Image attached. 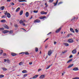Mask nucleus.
I'll return each mask as SVG.
<instances>
[{
  "label": "nucleus",
  "mask_w": 79,
  "mask_h": 79,
  "mask_svg": "<svg viewBox=\"0 0 79 79\" xmlns=\"http://www.w3.org/2000/svg\"><path fill=\"white\" fill-rule=\"evenodd\" d=\"M25 21H26V20H24L23 21L20 20L19 21V23L20 24H21V25H22V26H24L25 25H26V24H25L24 22H25Z\"/></svg>",
  "instance_id": "obj_1"
},
{
  "label": "nucleus",
  "mask_w": 79,
  "mask_h": 79,
  "mask_svg": "<svg viewBox=\"0 0 79 79\" xmlns=\"http://www.w3.org/2000/svg\"><path fill=\"white\" fill-rule=\"evenodd\" d=\"M40 22V20L39 19H36L35 20L33 23H39Z\"/></svg>",
  "instance_id": "obj_2"
},
{
  "label": "nucleus",
  "mask_w": 79,
  "mask_h": 79,
  "mask_svg": "<svg viewBox=\"0 0 79 79\" xmlns=\"http://www.w3.org/2000/svg\"><path fill=\"white\" fill-rule=\"evenodd\" d=\"M68 42L69 43H73V39H69L68 40Z\"/></svg>",
  "instance_id": "obj_3"
},
{
  "label": "nucleus",
  "mask_w": 79,
  "mask_h": 79,
  "mask_svg": "<svg viewBox=\"0 0 79 79\" xmlns=\"http://www.w3.org/2000/svg\"><path fill=\"white\" fill-rule=\"evenodd\" d=\"M40 13L41 15H46L47 14V12H45L44 11H41Z\"/></svg>",
  "instance_id": "obj_4"
},
{
  "label": "nucleus",
  "mask_w": 79,
  "mask_h": 79,
  "mask_svg": "<svg viewBox=\"0 0 79 79\" xmlns=\"http://www.w3.org/2000/svg\"><path fill=\"white\" fill-rule=\"evenodd\" d=\"M3 34H6V33H8V32H9V31L5 30L3 31L2 32Z\"/></svg>",
  "instance_id": "obj_5"
},
{
  "label": "nucleus",
  "mask_w": 79,
  "mask_h": 79,
  "mask_svg": "<svg viewBox=\"0 0 79 79\" xmlns=\"http://www.w3.org/2000/svg\"><path fill=\"white\" fill-rule=\"evenodd\" d=\"M46 17L45 16H41L40 18V19H45Z\"/></svg>",
  "instance_id": "obj_6"
},
{
  "label": "nucleus",
  "mask_w": 79,
  "mask_h": 79,
  "mask_svg": "<svg viewBox=\"0 0 79 79\" xmlns=\"http://www.w3.org/2000/svg\"><path fill=\"white\" fill-rule=\"evenodd\" d=\"M7 16L8 18H11V14L9 13H8L7 14Z\"/></svg>",
  "instance_id": "obj_7"
},
{
  "label": "nucleus",
  "mask_w": 79,
  "mask_h": 79,
  "mask_svg": "<svg viewBox=\"0 0 79 79\" xmlns=\"http://www.w3.org/2000/svg\"><path fill=\"white\" fill-rule=\"evenodd\" d=\"M40 79H43V78H45V75H42L40 77Z\"/></svg>",
  "instance_id": "obj_8"
},
{
  "label": "nucleus",
  "mask_w": 79,
  "mask_h": 79,
  "mask_svg": "<svg viewBox=\"0 0 79 79\" xmlns=\"http://www.w3.org/2000/svg\"><path fill=\"white\" fill-rule=\"evenodd\" d=\"M61 28H60L56 31V33H58L59 32H60V31H61Z\"/></svg>",
  "instance_id": "obj_9"
},
{
  "label": "nucleus",
  "mask_w": 79,
  "mask_h": 79,
  "mask_svg": "<svg viewBox=\"0 0 79 79\" xmlns=\"http://www.w3.org/2000/svg\"><path fill=\"white\" fill-rule=\"evenodd\" d=\"M77 52L76 49H75L72 51V52L73 54H75Z\"/></svg>",
  "instance_id": "obj_10"
},
{
  "label": "nucleus",
  "mask_w": 79,
  "mask_h": 79,
  "mask_svg": "<svg viewBox=\"0 0 79 79\" xmlns=\"http://www.w3.org/2000/svg\"><path fill=\"white\" fill-rule=\"evenodd\" d=\"M63 45H65V46H66V47H68L69 46V44L67 43H64L63 44Z\"/></svg>",
  "instance_id": "obj_11"
},
{
  "label": "nucleus",
  "mask_w": 79,
  "mask_h": 79,
  "mask_svg": "<svg viewBox=\"0 0 79 79\" xmlns=\"http://www.w3.org/2000/svg\"><path fill=\"white\" fill-rule=\"evenodd\" d=\"M79 70V69L78 68L75 67L73 69V71H78Z\"/></svg>",
  "instance_id": "obj_12"
},
{
  "label": "nucleus",
  "mask_w": 79,
  "mask_h": 79,
  "mask_svg": "<svg viewBox=\"0 0 79 79\" xmlns=\"http://www.w3.org/2000/svg\"><path fill=\"white\" fill-rule=\"evenodd\" d=\"M11 55L13 56H16L17 55V54L16 53H12L11 54Z\"/></svg>",
  "instance_id": "obj_13"
},
{
  "label": "nucleus",
  "mask_w": 79,
  "mask_h": 79,
  "mask_svg": "<svg viewBox=\"0 0 79 79\" xmlns=\"http://www.w3.org/2000/svg\"><path fill=\"white\" fill-rule=\"evenodd\" d=\"M70 30L72 32H73V33H74V32H75L74 31V29L72 28H71Z\"/></svg>",
  "instance_id": "obj_14"
},
{
  "label": "nucleus",
  "mask_w": 79,
  "mask_h": 79,
  "mask_svg": "<svg viewBox=\"0 0 79 79\" xmlns=\"http://www.w3.org/2000/svg\"><path fill=\"white\" fill-rule=\"evenodd\" d=\"M1 23H5L6 22V20L5 19H3L0 21Z\"/></svg>",
  "instance_id": "obj_15"
},
{
  "label": "nucleus",
  "mask_w": 79,
  "mask_h": 79,
  "mask_svg": "<svg viewBox=\"0 0 79 79\" xmlns=\"http://www.w3.org/2000/svg\"><path fill=\"white\" fill-rule=\"evenodd\" d=\"M53 52V50H50V55H51V54H52Z\"/></svg>",
  "instance_id": "obj_16"
},
{
  "label": "nucleus",
  "mask_w": 79,
  "mask_h": 79,
  "mask_svg": "<svg viewBox=\"0 0 79 79\" xmlns=\"http://www.w3.org/2000/svg\"><path fill=\"white\" fill-rule=\"evenodd\" d=\"M25 15L26 16V17L27 18L28 16H29V12H27L26 14H25Z\"/></svg>",
  "instance_id": "obj_17"
},
{
  "label": "nucleus",
  "mask_w": 79,
  "mask_h": 79,
  "mask_svg": "<svg viewBox=\"0 0 79 79\" xmlns=\"http://www.w3.org/2000/svg\"><path fill=\"white\" fill-rule=\"evenodd\" d=\"M23 10H22L21 11H20L19 13V15L20 16H21V15H23Z\"/></svg>",
  "instance_id": "obj_18"
},
{
  "label": "nucleus",
  "mask_w": 79,
  "mask_h": 79,
  "mask_svg": "<svg viewBox=\"0 0 79 79\" xmlns=\"http://www.w3.org/2000/svg\"><path fill=\"white\" fill-rule=\"evenodd\" d=\"M72 66H73V64L69 65L67 67V68H71Z\"/></svg>",
  "instance_id": "obj_19"
},
{
  "label": "nucleus",
  "mask_w": 79,
  "mask_h": 79,
  "mask_svg": "<svg viewBox=\"0 0 79 79\" xmlns=\"http://www.w3.org/2000/svg\"><path fill=\"white\" fill-rule=\"evenodd\" d=\"M0 9L1 10H3L5 9V7L4 6H2L0 7Z\"/></svg>",
  "instance_id": "obj_20"
},
{
  "label": "nucleus",
  "mask_w": 79,
  "mask_h": 79,
  "mask_svg": "<svg viewBox=\"0 0 79 79\" xmlns=\"http://www.w3.org/2000/svg\"><path fill=\"white\" fill-rule=\"evenodd\" d=\"M37 77H38V75H36L33 77V79H35V78H37Z\"/></svg>",
  "instance_id": "obj_21"
},
{
  "label": "nucleus",
  "mask_w": 79,
  "mask_h": 79,
  "mask_svg": "<svg viewBox=\"0 0 79 79\" xmlns=\"http://www.w3.org/2000/svg\"><path fill=\"white\" fill-rule=\"evenodd\" d=\"M22 73H27V71H26V70H23L22 71Z\"/></svg>",
  "instance_id": "obj_22"
},
{
  "label": "nucleus",
  "mask_w": 79,
  "mask_h": 79,
  "mask_svg": "<svg viewBox=\"0 0 79 79\" xmlns=\"http://www.w3.org/2000/svg\"><path fill=\"white\" fill-rule=\"evenodd\" d=\"M4 27L6 28V29H9V27L7 25H6L4 26Z\"/></svg>",
  "instance_id": "obj_23"
},
{
  "label": "nucleus",
  "mask_w": 79,
  "mask_h": 79,
  "mask_svg": "<svg viewBox=\"0 0 79 79\" xmlns=\"http://www.w3.org/2000/svg\"><path fill=\"white\" fill-rule=\"evenodd\" d=\"M20 10V8L18 7L16 10V12H18V11H19V10Z\"/></svg>",
  "instance_id": "obj_24"
},
{
  "label": "nucleus",
  "mask_w": 79,
  "mask_h": 79,
  "mask_svg": "<svg viewBox=\"0 0 79 79\" xmlns=\"http://www.w3.org/2000/svg\"><path fill=\"white\" fill-rule=\"evenodd\" d=\"M10 34H13V30H10V31L9 32Z\"/></svg>",
  "instance_id": "obj_25"
},
{
  "label": "nucleus",
  "mask_w": 79,
  "mask_h": 79,
  "mask_svg": "<svg viewBox=\"0 0 79 79\" xmlns=\"http://www.w3.org/2000/svg\"><path fill=\"white\" fill-rule=\"evenodd\" d=\"M18 1L20 2H27V1L24 0H19Z\"/></svg>",
  "instance_id": "obj_26"
},
{
  "label": "nucleus",
  "mask_w": 79,
  "mask_h": 79,
  "mask_svg": "<svg viewBox=\"0 0 79 79\" xmlns=\"http://www.w3.org/2000/svg\"><path fill=\"white\" fill-rule=\"evenodd\" d=\"M38 51H39V49H38V48H35V51L36 52H38Z\"/></svg>",
  "instance_id": "obj_27"
},
{
  "label": "nucleus",
  "mask_w": 79,
  "mask_h": 79,
  "mask_svg": "<svg viewBox=\"0 0 79 79\" xmlns=\"http://www.w3.org/2000/svg\"><path fill=\"white\" fill-rule=\"evenodd\" d=\"M73 61V59H70L69 60L67 63H70L71 61Z\"/></svg>",
  "instance_id": "obj_28"
},
{
  "label": "nucleus",
  "mask_w": 79,
  "mask_h": 79,
  "mask_svg": "<svg viewBox=\"0 0 79 79\" xmlns=\"http://www.w3.org/2000/svg\"><path fill=\"white\" fill-rule=\"evenodd\" d=\"M58 0H57L56 3H54V6H56L57 3H58Z\"/></svg>",
  "instance_id": "obj_29"
},
{
  "label": "nucleus",
  "mask_w": 79,
  "mask_h": 79,
  "mask_svg": "<svg viewBox=\"0 0 79 79\" xmlns=\"http://www.w3.org/2000/svg\"><path fill=\"white\" fill-rule=\"evenodd\" d=\"M2 69L3 71H6L7 70V69L5 68H3Z\"/></svg>",
  "instance_id": "obj_30"
},
{
  "label": "nucleus",
  "mask_w": 79,
  "mask_h": 79,
  "mask_svg": "<svg viewBox=\"0 0 79 79\" xmlns=\"http://www.w3.org/2000/svg\"><path fill=\"white\" fill-rule=\"evenodd\" d=\"M3 50H1V52H0V55H2L3 53Z\"/></svg>",
  "instance_id": "obj_31"
},
{
  "label": "nucleus",
  "mask_w": 79,
  "mask_h": 79,
  "mask_svg": "<svg viewBox=\"0 0 79 79\" xmlns=\"http://www.w3.org/2000/svg\"><path fill=\"white\" fill-rule=\"evenodd\" d=\"M2 77H4V75H0V78H2Z\"/></svg>",
  "instance_id": "obj_32"
},
{
  "label": "nucleus",
  "mask_w": 79,
  "mask_h": 79,
  "mask_svg": "<svg viewBox=\"0 0 79 79\" xmlns=\"http://www.w3.org/2000/svg\"><path fill=\"white\" fill-rule=\"evenodd\" d=\"M22 64H23V63L22 62H21L19 63V65H22Z\"/></svg>",
  "instance_id": "obj_33"
},
{
  "label": "nucleus",
  "mask_w": 79,
  "mask_h": 79,
  "mask_svg": "<svg viewBox=\"0 0 79 79\" xmlns=\"http://www.w3.org/2000/svg\"><path fill=\"white\" fill-rule=\"evenodd\" d=\"M33 13H38V10H34Z\"/></svg>",
  "instance_id": "obj_34"
},
{
  "label": "nucleus",
  "mask_w": 79,
  "mask_h": 79,
  "mask_svg": "<svg viewBox=\"0 0 79 79\" xmlns=\"http://www.w3.org/2000/svg\"><path fill=\"white\" fill-rule=\"evenodd\" d=\"M26 55H29V54L28 52H26L24 53Z\"/></svg>",
  "instance_id": "obj_35"
},
{
  "label": "nucleus",
  "mask_w": 79,
  "mask_h": 79,
  "mask_svg": "<svg viewBox=\"0 0 79 79\" xmlns=\"http://www.w3.org/2000/svg\"><path fill=\"white\" fill-rule=\"evenodd\" d=\"M44 4H45V5L46 8H47V7L48 6V5H47V3H45Z\"/></svg>",
  "instance_id": "obj_36"
},
{
  "label": "nucleus",
  "mask_w": 79,
  "mask_h": 79,
  "mask_svg": "<svg viewBox=\"0 0 79 79\" xmlns=\"http://www.w3.org/2000/svg\"><path fill=\"white\" fill-rule=\"evenodd\" d=\"M7 63H10V61L9 60H7Z\"/></svg>",
  "instance_id": "obj_37"
},
{
  "label": "nucleus",
  "mask_w": 79,
  "mask_h": 79,
  "mask_svg": "<svg viewBox=\"0 0 79 79\" xmlns=\"http://www.w3.org/2000/svg\"><path fill=\"white\" fill-rule=\"evenodd\" d=\"M27 76V74H25L23 75V77H26Z\"/></svg>",
  "instance_id": "obj_38"
},
{
  "label": "nucleus",
  "mask_w": 79,
  "mask_h": 79,
  "mask_svg": "<svg viewBox=\"0 0 79 79\" xmlns=\"http://www.w3.org/2000/svg\"><path fill=\"white\" fill-rule=\"evenodd\" d=\"M75 32L76 33H78V30L77 29H75Z\"/></svg>",
  "instance_id": "obj_39"
},
{
  "label": "nucleus",
  "mask_w": 79,
  "mask_h": 79,
  "mask_svg": "<svg viewBox=\"0 0 79 79\" xmlns=\"http://www.w3.org/2000/svg\"><path fill=\"white\" fill-rule=\"evenodd\" d=\"M8 12L6 11V13H5L4 15H7V14H8Z\"/></svg>",
  "instance_id": "obj_40"
},
{
  "label": "nucleus",
  "mask_w": 79,
  "mask_h": 79,
  "mask_svg": "<svg viewBox=\"0 0 79 79\" xmlns=\"http://www.w3.org/2000/svg\"><path fill=\"white\" fill-rule=\"evenodd\" d=\"M54 0H50V3H52Z\"/></svg>",
  "instance_id": "obj_41"
},
{
  "label": "nucleus",
  "mask_w": 79,
  "mask_h": 79,
  "mask_svg": "<svg viewBox=\"0 0 79 79\" xmlns=\"http://www.w3.org/2000/svg\"><path fill=\"white\" fill-rule=\"evenodd\" d=\"M2 18H5V15H3L2 17Z\"/></svg>",
  "instance_id": "obj_42"
},
{
  "label": "nucleus",
  "mask_w": 79,
  "mask_h": 79,
  "mask_svg": "<svg viewBox=\"0 0 79 79\" xmlns=\"http://www.w3.org/2000/svg\"><path fill=\"white\" fill-rule=\"evenodd\" d=\"M62 3H63V2H60L59 3L58 5H59L60 4H61Z\"/></svg>",
  "instance_id": "obj_43"
},
{
  "label": "nucleus",
  "mask_w": 79,
  "mask_h": 79,
  "mask_svg": "<svg viewBox=\"0 0 79 79\" xmlns=\"http://www.w3.org/2000/svg\"><path fill=\"white\" fill-rule=\"evenodd\" d=\"M64 74H65V72H64L63 73H62V76H63Z\"/></svg>",
  "instance_id": "obj_44"
},
{
  "label": "nucleus",
  "mask_w": 79,
  "mask_h": 79,
  "mask_svg": "<svg viewBox=\"0 0 79 79\" xmlns=\"http://www.w3.org/2000/svg\"><path fill=\"white\" fill-rule=\"evenodd\" d=\"M4 28H3V27L1 28V31H4Z\"/></svg>",
  "instance_id": "obj_45"
},
{
  "label": "nucleus",
  "mask_w": 79,
  "mask_h": 79,
  "mask_svg": "<svg viewBox=\"0 0 79 79\" xmlns=\"http://www.w3.org/2000/svg\"><path fill=\"white\" fill-rule=\"evenodd\" d=\"M11 5H15V4L13 2H12L11 3Z\"/></svg>",
  "instance_id": "obj_46"
},
{
  "label": "nucleus",
  "mask_w": 79,
  "mask_h": 79,
  "mask_svg": "<svg viewBox=\"0 0 79 79\" xmlns=\"http://www.w3.org/2000/svg\"><path fill=\"white\" fill-rule=\"evenodd\" d=\"M48 54L49 56H50V51H48Z\"/></svg>",
  "instance_id": "obj_47"
},
{
  "label": "nucleus",
  "mask_w": 79,
  "mask_h": 79,
  "mask_svg": "<svg viewBox=\"0 0 79 79\" xmlns=\"http://www.w3.org/2000/svg\"><path fill=\"white\" fill-rule=\"evenodd\" d=\"M49 68H50V65H49L48 67L46 68V69H48Z\"/></svg>",
  "instance_id": "obj_48"
},
{
  "label": "nucleus",
  "mask_w": 79,
  "mask_h": 79,
  "mask_svg": "<svg viewBox=\"0 0 79 79\" xmlns=\"http://www.w3.org/2000/svg\"><path fill=\"white\" fill-rule=\"evenodd\" d=\"M40 71H41V69H38V72H40Z\"/></svg>",
  "instance_id": "obj_49"
},
{
  "label": "nucleus",
  "mask_w": 79,
  "mask_h": 79,
  "mask_svg": "<svg viewBox=\"0 0 79 79\" xmlns=\"http://www.w3.org/2000/svg\"><path fill=\"white\" fill-rule=\"evenodd\" d=\"M15 27H18V25L17 24H16L15 25Z\"/></svg>",
  "instance_id": "obj_50"
},
{
  "label": "nucleus",
  "mask_w": 79,
  "mask_h": 79,
  "mask_svg": "<svg viewBox=\"0 0 79 79\" xmlns=\"http://www.w3.org/2000/svg\"><path fill=\"white\" fill-rule=\"evenodd\" d=\"M47 40H48V38L47 39L44 41V42H45L46 41H47Z\"/></svg>",
  "instance_id": "obj_51"
},
{
  "label": "nucleus",
  "mask_w": 79,
  "mask_h": 79,
  "mask_svg": "<svg viewBox=\"0 0 79 79\" xmlns=\"http://www.w3.org/2000/svg\"><path fill=\"white\" fill-rule=\"evenodd\" d=\"M29 64L31 65V64H32V62H29Z\"/></svg>",
  "instance_id": "obj_52"
},
{
  "label": "nucleus",
  "mask_w": 79,
  "mask_h": 79,
  "mask_svg": "<svg viewBox=\"0 0 79 79\" xmlns=\"http://www.w3.org/2000/svg\"><path fill=\"white\" fill-rule=\"evenodd\" d=\"M72 57H73V55H70L69 56V58H72Z\"/></svg>",
  "instance_id": "obj_53"
},
{
  "label": "nucleus",
  "mask_w": 79,
  "mask_h": 79,
  "mask_svg": "<svg viewBox=\"0 0 79 79\" xmlns=\"http://www.w3.org/2000/svg\"><path fill=\"white\" fill-rule=\"evenodd\" d=\"M6 55V53H4L3 54V56H5Z\"/></svg>",
  "instance_id": "obj_54"
},
{
  "label": "nucleus",
  "mask_w": 79,
  "mask_h": 79,
  "mask_svg": "<svg viewBox=\"0 0 79 79\" xmlns=\"http://www.w3.org/2000/svg\"><path fill=\"white\" fill-rule=\"evenodd\" d=\"M4 62H6V61H7V60L6 59H4Z\"/></svg>",
  "instance_id": "obj_55"
},
{
  "label": "nucleus",
  "mask_w": 79,
  "mask_h": 79,
  "mask_svg": "<svg viewBox=\"0 0 79 79\" xmlns=\"http://www.w3.org/2000/svg\"><path fill=\"white\" fill-rule=\"evenodd\" d=\"M48 47V45H46L45 46V48H47V47Z\"/></svg>",
  "instance_id": "obj_56"
},
{
  "label": "nucleus",
  "mask_w": 79,
  "mask_h": 79,
  "mask_svg": "<svg viewBox=\"0 0 79 79\" xmlns=\"http://www.w3.org/2000/svg\"><path fill=\"white\" fill-rule=\"evenodd\" d=\"M75 18H76V17H74L73 18V19H72V20H73V19H74Z\"/></svg>",
  "instance_id": "obj_57"
},
{
  "label": "nucleus",
  "mask_w": 79,
  "mask_h": 79,
  "mask_svg": "<svg viewBox=\"0 0 79 79\" xmlns=\"http://www.w3.org/2000/svg\"><path fill=\"white\" fill-rule=\"evenodd\" d=\"M22 29H23L24 31H26V30H25V29H24V28H22Z\"/></svg>",
  "instance_id": "obj_58"
},
{
  "label": "nucleus",
  "mask_w": 79,
  "mask_h": 79,
  "mask_svg": "<svg viewBox=\"0 0 79 79\" xmlns=\"http://www.w3.org/2000/svg\"><path fill=\"white\" fill-rule=\"evenodd\" d=\"M32 16H31V18H30V19H32Z\"/></svg>",
  "instance_id": "obj_59"
},
{
  "label": "nucleus",
  "mask_w": 79,
  "mask_h": 79,
  "mask_svg": "<svg viewBox=\"0 0 79 79\" xmlns=\"http://www.w3.org/2000/svg\"><path fill=\"white\" fill-rule=\"evenodd\" d=\"M56 44V42H54V44L55 45V44Z\"/></svg>",
  "instance_id": "obj_60"
},
{
  "label": "nucleus",
  "mask_w": 79,
  "mask_h": 79,
  "mask_svg": "<svg viewBox=\"0 0 79 79\" xmlns=\"http://www.w3.org/2000/svg\"><path fill=\"white\" fill-rule=\"evenodd\" d=\"M75 78H76V79H79V77H76Z\"/></svg>",
  "instance_id": "obj_61"
},
{
  "label": "nucleus",
  "mask_w": 79,
  "mask_h": 79,
  "mask_svg": "<svg viewBox=\"0 0 79 79\" xmlns=\"http://www.w3.org/2000/svg\"><path fill=\"white\" fill-rule=\"evenodd\" d=\"M22 53H25V52H21L19 54H22Z\"/></svg>",
  "instance_id": "obj_62"
},
{
  "label": "nucleus",
  "mask_w": 79,
  "mask_h": 79,
  "mask_svg": "<svg viewBox=\"0 0 79 79\" xmlns=\"http://www.w3.org/2000/svg\"><path fill=\"white\" fill-rule=\"evenodd\" d=\"M69 37V35H68L67 36V37Z\"/></svg>",
  "instance_id": "obj_63"
},
{
  "label": "nucleus",
  "mask_w": 79,
  "mask_h": 79,
  "mask_svg": "<svg viewBox=\"0 0 79 79\" xmlns=\"http://www.w3.org/2000/svg\"><path fill=\"white\" fill-rule=\"evenodd\" d=\"M11 1V0H7V2H10Z\"/></svg>",
  "instance_id": "obj_64"
}]
</instances>
